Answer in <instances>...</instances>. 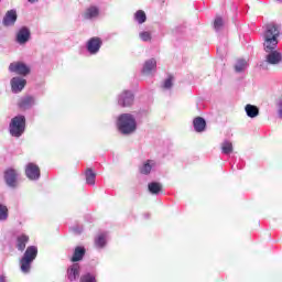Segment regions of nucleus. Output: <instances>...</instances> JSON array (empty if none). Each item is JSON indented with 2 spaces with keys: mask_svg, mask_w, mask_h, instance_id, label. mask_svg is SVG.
I'll use <instances>...</instances> for the list:
<instances>
[{
  "mask_svg": "<svg viewBox=\"0 0 282 282\" xmlns=\"http://www.w3.org/2000/svg\"><path fill=\"white\" fill-rule=\"evenodd\" d=\"M279 36H281V29L275 23H269L264 25L262 33L263 47L270 50L272 47H279Z\"/></svg>",
  "mask_w": 282,
  "mask_h": 282,
  "instance_id": "nucleus-1",
  "label": "nucleus"
},
{
  "mask_svg": "<svg viewBox=\"0 0 282 282\" xmlns=\"http://www.w3.org/2000/svg\"><path fill=\"white\" fill-rule=\"evenodd\" d=\"M117 129L122 133V135H131V133H135V130L138 129L135 116L132 113H121L117 118Z\"/></svg>",
  "mask_w": 282,
  "mask_h": 282,
  "instance_id": "nucleus-2",
  "label": "nucleus"
},
{
  "mask_svg": "<svg viewBox=\"0 0 282 282\" xmlns=\"http://www.w3.org/2000/svg\"><path fill=\"white\" fill-rule=\"evenodd\" d=\"M39 254V248L36 246H30L26 248L23 257L20 260V270L23 272V274H29L32 263L34 262V259H36Z\"/></svg>",
  "mask_w": 282,
  "mask_h": 282,
  "instance_id": "nucleus-3",
  "label": "nucleus"
},
{
  "mask_svg": "<svg viewBox=\"0 0 282 282\" xmlns=\"http://www.w3.org/2000/svg\"><path fill=\"white\" fill-rule=\"evenodd\" d=\"M279 46H272L271 48L263 47L265 52L264 62L260 64L262 69H268L267 65H281L282 63V53L281 51L276 50Z\"/></svg>",
  "mask_w": 282,
  "mask_h": 282,
  "instance_id": "nucleus-4",
  "label": "nucleus"
},
{
  "mask_svg": "<svg viewBox=\"0 0 282 282\" xmlns=\"http://www.w3.org/2000/svg\"><path fill=\"white\" fill-rule=\"evenodd\" d=\"M9 133L12 138H21L25 133V116L18 115L9 123Z\"/></svg>",
  "mask_w": 282,
  "mask_h": 282,
  "instance_id": "nucleus-5",
  "label": "nucleus"
},
{
  "mask_svg": "<svg viewBox=\"0 0 282 282\" xmlns=\"http://www.w3.org/2000/svg\"><path fill=\"white\" fill-rule=\"evenodd\" d=\"M9 72L11 74H17L18 76L25 78V76H30L32 68L24 62H12L9 65Z\"/></svg>",
  "mask_w": 282,
  "mask_h": 282,
  "instance_id": "nucleus-6",
  "label": "nucleus"
},
{
  "mask_svg": "<svg viewBox=\"0 0 282 282\" xmlns=\"http://www.w3.org/2000/svg\"><path fill=\"white\" fill-rule=\"evenodd\" d=\"M11 91L12 94H21L28 85V79L21 76H14L10 79Z\"/></svg>",
  "mask_w": 282,
  "mask_h": 282,
  "instance_id": "nucleus-7",
  "label": "nucleus"
},
{
  "mask_svg": "<svg viewBox=\"0 0 282 282\" xmlns=\"http://www.w3.org/2000/svg\"><path fill=\"white\" fill-rule=\"evenodd\" d=\"M135 97L131 90H123L118 95L117 102L119 107H131Z\"/></svg>",
  "mask_w": 282,
  "mask_h": 282,
  "instance_id": "nucleus-8",
  "label": "nucleus"
},
{
  "mask_svg": "<svg viewBox=\"0 0 282 282\" xmlns=\"http://www.w3.org/2000/svg\"><path fill=\"white\" fill-rule=\"evenodd\" d=\"M34 106H36V97H34L32 95L22 96L18 100V107L22 111H28V110L32 109V107H34Z\"/></svg>",
  "mask_w": 282,
  "mask_h": 282,
  "instance_id": "nucleus-9",
  "label": "nucleus"
},
{
  "mask_svg": "<svg viewBox=\"0 0 282 282\" xmlns=\"http://www.w3.org/2000/svg\"><path fill=\"white\" fill-rule=\"evenodd\" d=\"M32 33L28 29V26H22L15 33V43L18 45H26L30 42Z\"/></svg>",
  "mask_w": 282,
  "mask_h": 282,
  "instance_id": "nucleus-10",
  "label": "nucleus"
},
{
  "mask_svg": "<svg viewBox=\"0 0 282 282\" xmlns=\"http://www.w3.org/2000/svg\"><path fill=\"white\" fill-rule=\"evenodd\" d=\"M102 47V40L100 37H91L86 43V50L91 56H96Z\"/></svg>",
  "mask_w": 282,
  "mask_h": 282,
  "instance_id": "nucleus-11",
  "label": "nucleus"
},
{
  "mask_svg": "<svg viewBox=\"0 0 282 282\" xmlns=\"http://www.w3.org/2000/svg\"><path fill=\"white\" fill-rule=\"evenodd\" d=\"M100 17V8L98 6L91 4L87 7L82 13V18L85 21H96Z\"/></svg>",
  "mask_w": 282,
  "mask_h": 282,
  "instance_id": "nucleus-12",
  "label": "nucleus"
},
{
  "mask_svg": "<svg viewBox=\"0 0 282 282\" xmlns=\"http://www.w3.org/2000/svg\"><path fill=\"white\" fill-rule=\"evenodd\" d=\"M158 161L147 160L142 162L141 166L139 167V171L141 175H151L152 171H158Z\"/></svg>",
  "mask_w": 282,
  "mask_h": 282,
  "instance_id": "nucleus-13",
  "label": "nucleus"
},
{
  "mask_svg": "<svg viewBox=\"0 0 282 282\" xmlns=\"http://www.w3.org/2000/svg\"><path fill=\"white\" fill-rule=\"evenodd\" d=\"M25 175L32 181H36L41 177V169L34 163H28L25 166Z\"/></svg>",
  "mask_w": 282,
  "mask_h": 282,
  "instance_id": "nucleus-14",
  "label": "nucleus"
},
{
  "mask_svg": "<svg viewBox=\"0 0 282 282\" xmlns=\"http://www.w3.org/2000/svg\"><path fill=\"white\" fill-rule=\"evenodd\" d=\"M158 69V61L155 58L147 59L142 67V74L144 76H151L152 74H155Z\"/></svg>",
  "mask_w": 282,
  "mask_h": 282,
  "instance_id": "nucleus-15",
  "label": "nucleus"
},
{
  "mask_svg": "<svg viewBox=\"0 0 282 282\" xmlns=\"http://www.w3.org/2000/svg\"><path fill=\"white\" fill-rule=\"evenodd\" d=\"M67 279L68 281H78L80 279V264L78 262H74L68 267Z\"/></svg>",
  "mask_w": 282,
  "mask_h": 282,
  "instance_id": "nucleus-16",
  "label": "nucleus"
},
{
  "mask_svg": "<svg viewBox=\"0 0 282 282\" xmlns=\"http://www.w3.org/2000/svg\"><path fill=\"white\" fill-rule=\"evenodd\" d=\"M17 19H18L17 10L11 9L7 11V13L4 14L2 24L4 25V28H12V25L17 23Z\"/></svg>",
  "mask_w": 282,
  "mask_h": 282,
  "instance_id": "nucleus-17",
  "label": "nucleus"
},
{
  "mask_svg": "<svg viewBox=\"0 0 282 282\" xmlns=\"http://www.w3.org/2000/svg\"><path fill=\"white\" fill-rule=\"evenodd\" d=\"M18 177H19V172H17L15 170L9 169L4 172V180L11 188L17 187Z\"/></svg>",
  "mask_w": 282,
  "mask_h": 282,
  "instance_id": "nucleus-18",
  "label": "nucleus"
},
{
  "mask_svg": "<svg viewBox=\"0 0 282 282\" xmlns=\"http://www.w3.org/2000/svg\"><path fill=\"white\" fill-rule=\"evenodd\" d=\"M86 249L83 246H77L75 247L74 251H73V256L70 258V261L73 263H78V261H83V258L85 257L86 253Z\"/></svg>",
  "mask_w": 282,
  "mask_h": 282,
  "instance_id": "nucleus-19",
  "label": "nucleus"
},
{
  "mask_svg": "<svg viewBox=\"0 0 282 282\" xmlns=\"http://www.w3.org/2000/svg\"><path fill=\"white\" fill-rule=\"evenodd\" d=\"M193 127L196 133H204V131H206V119H204L203 117L194 118Z\"/></svg>",
  "mask_w": 282,
  "mask_h": 282,
  "instance_id": "nucleus-20",
  "label": "nucleus"
},
{
  "mask_svg": "<svg viewBox=\"0 0 282 282\" xmlns=\"http://www.w3.org/2000/svg\"><path fill=\"white\" fill-rule=\"evenodd\" d=\"M28 241H30V237H28L26 235H20L17 237V249L20 252H23V250H25V246H28Z\"/></svg>",
  "mask_w": 282,
  "mask_h": 282,
  "instance_id": "nucleus-21",
  "label": "nucleus"
},
{
  "mask_svg": "<svg viewBox=\"0 0 282 282\" xmlns=\"http://www.w3.org/2000/svg\"><path fill=\"white\" fill-rule=\"evenodd\" d=\"M245 111L248 118H257L259 116V107L251 104L245 106Z\"/></svg>",
  "mask_w": 282,
  "mask_h": 282,
  "instance_id": "nucleus-22",
  "label": "nucleus"
},
{
  "mask_svg": "<svg viewBox=\"0 0 282 282\" xmlns=\"http://www.w3.org/2000/svg\"><path fill=\"white\" fill-rule=\"evenodd\" d=\"M148 191L151 195H160L162 193V183L151 182L148 184Z\"/></svg>",
  "mask_w": 282,
  "mask_h": 282,
  "instance_id": "nucleus-23",
  "label": "nucleus"
},
{
  "mask_svg": "<svg viewBox=\"0 0 282 282\" xmlns=\"http://www.w3.org/2000/svg\"><path fill=\"white\" fill-rule=\"evenodd\" d=\"M95 246L98 250H102L107 246V234H99L95 239Z\"/></svg>",
  "mask_w": 282,
  "mask_h": 282,
  "instance_id": "nucleus-24",
  "label": "nucleus"
},
{
  "mask_svg": "<svg viewBox=\"0 0 282 282\" xmlns=\"http://www.w3.org/2000/svg\"><path fill=\"white\" fill-rule=\"evenodd\" d=\"M85 177H86V184L89 186H95L96 185V174L94 170L88 167L85 172Z\"/></svg>",
  "mask_w": 282,
  "mask_h": 282,
  "instance_id": "nucleus-25",
  "label": "nucleus"
},
{
  "mask_svg": "<svg viewBox=\"0 0 282 282\" xmlns=\"http://www.w3.org/2000/svg\"><path fill=\"white\" fill-rule=\"evenodd\" d=\"M220 149H221V153L224 155H230V153H232V151H235V148L232 147V142H230L228 140H225L221 143Z\"/></svg>",
  "mask_w": 282,
  "mask_h": 282,
  "instance_id": "nucleus-26",
  "label": "nucleus"
},
{
  "mask_svg": "<svg viewBox=\"0 0 282 282\" xmlns=\"http://www.w3.org/2000/svg\"><path fill=\"white\" fill-rule=\"evenodd\" d=\"M246 69H248V62L246 59H238L235 65V72L241 74V72H246Z\"/></svg>",
  "mask_w": 282,
  "mask_h": 282,
  "instance_id": "nucleus-27",
  "label": "nucleus"
},
{
  "mask_svg": "<svg viewBox=\"0 0 282 282\" xmlns=\"http://www.w3.org/2000/svg\"><path fill=\"white\" fill-rule=\"evenodd\" d=\"M134 21H137L139 25H142V23H147V13L142 10H138L134 13Z\"/></svg>",
  "mask_w": 282,
  "mask_h": 282,
  "instance_id": "nucleus-28",
  "label": "nucleus"
},
{
  "mask_svg": "<svg viewBox=\"0 0 282 282\" xmlns=\"http://www.w3.org/2000/svg\"><path fill=\"white\" fill-rule=\"evenodd\" d=\"M8 217H10L8 206L0 204V221H8Z\"/></svg>",
  "mask_w": 282,
  "mask_h": 282,
  "instance_id": "nucleus-29",
  "label": "nucleus"
},
{
  "mask_svg": "<svg viewBox=\"0 0 282 282\" xmlns=\"http://www.w3.org/2000/svg\"><path fill=\"white\" fill-rule=\"evenodd\" d=\"M139 39L141 41H143V43H150V41L153 39V36L151 35V32H149V31H141L139 33Z\"/></svg>",
  "mask_w": 282,
  "mask_h": 282,
  "instance_id": "nucleus-30",
  "label": "nucleus"
},
{
  "mask_svg": "<svg viewBox=\"0 0 282 282\" xmlns=\"http://www.w3.org/2000/svg\"><path fill=\"white\" fill-rule=\"evenodd\" d=\"M79 282H98V280H96V274L85 273L80 276Z\"/></svg>",
  "mask_w": 282,
  "mask_h": 282,
  "instance_id": "nucleus-31",
  "label": "nucleus"
},
{
  "mask_svg": "<svg viewBox=\"0 0 282 282\" xmlns=\"http://www.w3.org/2000/svg\"><path fill=\"white\" fill-rule=\"evenodd\" d=\"M214 28H215L216 32H219V30H221V28H224V19H221V17H217L215 19Z\"/></svg>",
  "mask_w": 282,
  "mask_h": 282,
  "instance_id": "nucleus-32",
  "label": "nucleus"
},
{
  "mask_svg": "<svg viewBox=\"0 0 282 282\" xmlns=\"http://www.w3.org/2000/svg\"><path fill=\"white\" fill-rule=\"evenodd\" d=\"M173 87V76H169L164 82H163V89H171Z\"/></svg>",
  "mask_w": 282,
  "mask_h": 282,
  "instance_id": "nucleus-33",
  "label": "nucleus"
},
{
  "mask_svg": "<svg viewBox=\"0 0 282 282\" xmlns=\"http://www.w3.org/2000/svg\"><path fill=\"white\" fill-rule=\"evenodd\" d=\"M278 116L282 120V100L278 104Z\"/></svg>",
  "mask_w": 282,
  "mask_h": 282,
  "instance_id": "nucleus-34",
  "label": "nucleus"
},
{
  "mask_svg": "<svg viewBox=\"0 0 282 282\" xmlns=\"http://www.w3.org/2000/svg\"><path fill=\"white\" fill-rule=\"evenodd\" d=\"M73 232H75V235H80V232H83V227H79V226L73 227Z\"/></svg>",
  "mask_w": 282,
  "mask_h": 282,
  "instance_id": "nucleus-35",
  "label": "nucleus"
},
{
  "mask_svg": "<svg viewBox=\"0 0 282 282\" xmlns=\"http://www.w3.org/2000/svg\"><path fill=\"white\" fill-rule=\"evenodd\" d=\"M0 282H8V281L6 280V275H0Z\"/></svg>",
  "mask_w": 282,
  "mask_h": 282,
  "instance_id": "nucleus-36",
  "label": "nucleus"
},
{
  "mask_svg": "<svg viewBox=\"0 0 282 282\" xmlns=\"http://www.w3.org/2000/svg\"><path fill=\"white\" fill-rule=\"evenodd\" d=\"M29 3H37L39 0H28Z\"/></svg>",
  "mask_w": 282,
  "mask_h": 282,
  "instance_id": "nucleus-37",
  "label": "nucleus"
}]
</instances>
